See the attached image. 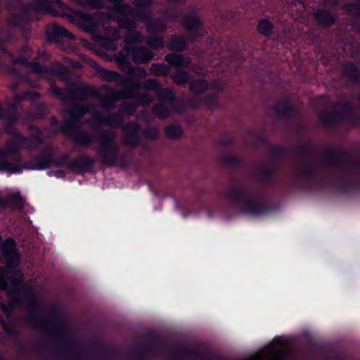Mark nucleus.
<instances>
[{
	"instance_id": "nucleus-1",
	"label": "nucleus",
	"mask_w": 360,
	"mask_h": 360,
	"mask_svg": "<svg viewBox=\"0 0 360 360\" xmlns=\"http://www.w3.org/2000/svg\"><path fill=\"white\" fill-rule=\"evenodd\" d=\"M146 71L140 67L129 70L127 76L123 79L125 86L120 92L108 91L109 103L102 101L100 105L86 107L77 106L70 111L65 112L68 120L65 124L69 127L77 126L78 124L89 123L92 129L109 126L117 127L122 121V117L117 114H108L106 110L112 108V103L116 100L131 98L136 96L137 91L141 86L139 79L145 77Z\"/></svg>"
},
{
	"instance_id": "nucleus-2",
	"label": "nucleus",
	"mask_w": 360,
	"mask_h": 360,
	"mask_svg": "<svg viewBox=\"0 0 360 360\" xmlns=\"http://www.w3.org/2000/svg\"><path fill=\"white\" fill-rule=\"evenodd\" d=\"M115 11V18L117 19L119 25L124 29L131 30L134 27V21L132 20L134 16L133 11L125 5H116ZM141 36L134 31H130L125 37V42L127 44L141 41Z\"/></svg>"
},
{
	"instance_id": "nucleus-3",
	"label": "nucleus",
	"mask_w": 360,
	"mask_h": 360,
	"mask_svg": "<svg viewBox=\"0 0 360 360\" xmlns=\"http://www.w3.org/2000/svg\"><path fill=\"white\" fill-rule=\"evenodd\" d=\"M2 255L6 260L7 269L1 270L0 273V288L6 289L8 284L5 280L7 277V271L13 266L19 263V254L16 250V244L12 239H7L1 246Z\"/></svg>"
},
{
	"instance_id": "nucleus-4",
	"label": "nucleus",
	"mask_w": 360,
	"mask_h": 360,
	"mask_svg": "<svg viewBox=\"0 0 360 360\" xmlns=\"http://www.w3.org/2000/svg\"><path fill=\"white\" fill-rule=\"evenodd\" d=\"M224 197L231 202L235 204L243 213L252 214L257 210L258 205L247 198L243 191L238 188L229 189Z\"/></svg>"
},
{
	"instance_id": "nucleus-5",
	"label": "nucleus",
	"mask_w": 360,
	"mask_h": 360,
	"mask_svg": "<svg viewBox=\"0 0 360 360\" xmlns=\"http://www.w3.org/2000/svg\"><path fill=\"white\" fill-rule=\"evenodd\" d=\"M153 57L152 53L148 49L139 47L133 50L129 48H125L117 56V61L119 63H123L129 58L135 63H144L151 60Z\"/></svg>"
},
{
	"instance_id": "nucleus-6",
	"label": "nucleus",
	"mask_w": 360,
	"mask_h": 360,
	"mask_svg": "<svg viewBox=\"0 0 360 360\" xmlns=\"http://www.w3.org/2000/svg\"><path fill=\"white\" fill-rule=\"evenodd\" d=\"M143 88L148 91H153L157 96L161 100H168L172 101L174 99V94L172 90L160 89L156 79H148L143 83Z\"/></svg>"
},
{
	"instance_id": "nucleus-7",
	"label": "nucleus",
	"mask_w": 360,
	"mask_h": 360,
	"mask_svg": "<svg viewBox=\"0 0 360 360\" xmlns=\"http://www.w3.org/2000/svg\"><path fill=\"white\" fill-rule=\"evenodd\" d=\"M139 127L136 124H129L124 127V141L128 145H135L137 143V134Z\"/></svg>"
},
{
	"instance_id": "nucleus-8",
	"label": "nucleus",
	"mask_w": 360,
	"mask_h": 360,
	"mask_svg": "<svg viewBox=\"0 0 360 360\" xmlns=\"http://www.w3.org/2000/svg\"><path fill=\"white\" fill-rule=\"evenodd\" d=\"M166 60L172 65L176 67L186 68L189 64V61L187 59H184L180 55L175 53L167 55Z\"/></svg>"
},
{
	"instance_id": "nucleus-9",
	"label": "nucleus",
	"mask_w": 360,
	"mask_h": 360,
	"mask_svg": "<svg viewBox=\"0 0 360 360\" xmlns=\"http://www.w3.org/2000/svg\"><path fill=\"white\" fill-rule=\"evenodd\" d=\"M314 17L318 22L323 26L330 25L334 21L333 16L330 13L322 11L315 12Z\"/></svg>"
},
{
	"instance_id": "nucleus-10",
	"label": "nucleus",
	"mask_w": 360,
	"mask_h": 360,
	"mask_svg": "<svg viewBox=\"0 0 360 360\" xmlns=\"http://www.w3.org/2000/svg\"><path fill=\"white\" fill-rule=\"evenodd\" d=\"M207 87V82L202 79L192 81L190 84V90L195 94L203 92Z\"/></svg>"
},
{
	"instance_id": "nucleus-11",
	"label": "nucleus",
	"mask_w": 360,
	"mask_h": 360,
	"mask_svg": "<svg viewBox=\"0 0 360 360\" xmlns=\"http://www.w3.org/2000/svg\"><path fill=\"white\" fill-rule=\"evenodd\" d=\"M257 30L263 35H270L273 30L272 23L267 19L262 20L258 22Z\"/></svg>"
},
{
	"instance_id": "nucleus-12",
	"label": "nucleus",
	"mask_w": 360,
	"mask_h": 360,
	"mask_svg": "<svg viewBox=\"0 0 360 360\" xmlns=\"http://www.w3.org/2000/svg\"><path fill=\"white\" fill-rule=\"evenodd\" d=\"M73 141L77 146H86L92 141V138L86 133H77L73 135Z\"/></svg>"
},
{
	"instance_id": "nucleus-13",
	"label": "nucleus",
	"mask_w": 360,
	"mask_h": 360,
	"mask_svg": "<svg viewBox=\"0 0 360 360\" xmlns=\"http://www.w3.org/2000/svg\"><path fill=\"white\" fill-rule=\"evenodd\" d=\"M14 202L17 206H22V199L19 193H15L9 196L8 199H0V207L4 208L7 206L8 203Z\"/></svg>"
},
{
	"instance_id": "nucleus-14",
	"label": "nucleus",
	"mask_w": 360,
	"mask_h": 360,
	"mask_svg": "<svg viewBox=\"0 0 360 360\" xmlns=\"http://www.w3.org/2000/svg\"><path fill=\"white\" fill-rule=\"evenodd\" d=\"M52 28L56 34L58 36L65 37L70 39H75V37L72 34H71L68 30H67L65 27L53 23L52 25Z\"/></svg>"
},
{
	"instance_id": "nucleus-15",
	"label": "nucleus",
	"mask_w": 360,
	"mask_h": 360,
	"mask_svg": "<svg viewBox=\"0 0 360 360\" xmlns=\"http://www.w3.org/2000/svg\"><path fill=\"white\" fill-rule=\"evenodd\" d=\"M344 74L351 80H356L360 75V72L353 65L348 64L344 68Z\"/></svg>"
},
{
	"instance_id": "nucleus-16",
	"label": "nucleus",
	"mask_w": 360,
	"mask_h": 360,
	"mask_svg": "<svg viewBox=\"0 0 360 360\" xmlns=\"http://www.w3.org/2000/svg\"><path fill=\"white\" fill-rule=\"evenodd\" d=\"M150 71L155 75H165L169 72V68L164 64H153L150 68Z\"/></svg>"
},
{
	"instance_id": "nucleus-17",
	"label": "nucleus",
	"mask_w": 360,
	"mask_h": 360,
	"mask_svg": "<svg viewBox=\"0 0 360 360\" xmlns=\"http://www.w3.org/2000/svg\"><path fill=\"white\" fill-rule=\"evenodd\" d=\"M186 47V43L183 39L177 38L172 40L169 44V48L172 51H181Z\"/></svg>"
},
{
	"instance_id": "nucleus-18",
	"label": "nucleus",
	"mask_w": 360,
	"mask_h": 360,
	"mask_svg": "<svg viewBox=\"0 0 360 360\" xmlns=\"http://www.w3.org/2000/svg\"><path fill=\"white\" fill-rule=\"evenodd\" d=\"M181 128L179 126H169L166 128V134L168 137L174 139L181 135Z\"/></svg>"
},
{
	"instance_id": "nucleus-19",
	"label": "nucleus",
	"mask_w": 360,
	"mask_h": 360,
	"mask_svg": "<svg viewBox=\"0 0 360 360\" xmlns=\"http://www.w3.org/2000/svg\"><path fill=\"white\" fill-rule=\"evenodd\" d=\"M172 77L176 84H182L188 80V76L184 71L178 70L175 73L172 74Z\"/></svg>"
},
{
	"instance_id": "nucleus-20",
	"label": "nucleus",
	"mask_w": 360,
	"mask_h": 360,
	"mask_svg": "<svg viewBox=\"0 0 360 360\" xmlns=\"http://www.w3.org/2000/svg\"><path fill=\"white\" fill-rule=\"evenodd\" d=\"M200 22L199 19L195 16L187 18L184 21V25L186 29L193 30L199 27Z\"/></svg>"
},
{
	"instance_id": "nucleus-21",
	"label": "nucleus",
	"mask_w": 360,
	"mask_h": 360,
	"mask_svg": "<svg viewBox=\"0 0 360 360\" xmlns=\"http://www.w3.org/2000/svg\"><path fill=\"white\" fill-rule=\"evenodd\" d=\"M154 113L160 119H165L168 117L169 111L162 105L155 106L153 109Z\"/></svg>"
},
{
	"instance_id": "nucleus-22",
	"label": "nucleus",
	"mask_w": 360,
	"mask_h": 360,
	"mask_svg": "<svg viewBox=\"0 0 360 360\" xmlns=\"http://www.w3.org/2000/svg\"><path fill=\"white\" fill-rule=\"evenodd\" d=\"M103 77L106 81L119 80L120 75L113 71L104 70L103 72Z\"/></svg>"
},
{
	"instance_id": "nucleus-23",
	"label": "nucleus",
	"mask_w": 360,
	"mask_h": 360,
	"mask_svg": "<svg viewBox=\"0 0 360 360\" xmlns=\"http://www.w3.org/2000/svg\"><path fill=\"white\" fill-rule=\"evenodd\" d=\"M147 44L152 49H156L162 47V41L159 38L148 39Z\"/></svg>"
},
{
	"instance_id": "nucleus-24",
	"label": "nucleus",
	"mask_w": 360,
	"mask_h": 360,
	"mask_svg": "<svg viewBox=\"0 0 360 360\" xmlns=\"http://www.w3.org/2000/svg\"><path fill=\"white\" fill-rule=\"evenodd\" d=\"M114 139V134L112 133H109L105 135V136L102 137L98 140L99 144L102 146H108L110 144L111 141Z\"/></svg>"
},
{
	"instance_id": "nucleus-25",
	"label": "nucleus",
	"mask_w": 360,
	"mask_h": 360,
	"mask_svg": "<svg viewBox=\"0 0 360 360\" xmlns=\"http://www.w3.org/2000/svg\"><path fill=\"white\" fill-rule=\"evenodd\" d=\"M50 91L53 95L62 100L64 99L63 94H66L67 92V91H62L60 89L53 84L51 86Z\"/></svg>"
},
{
	"instance_id": "nucleus-26",
	"label": "nucleus",
	"mask_w": 360,
	"mask_h": 360,
	"mask_svg": "<svg viewBox=\"0 0 360 360\" xmlns=\"http://www.w3.org/2000/svg\"><path fill=\"white\" fill-rule=\"evenodd\" d=\"M152 102V98L148 94H143L139 96L138 104L140 105H148Z\"/></svg>"
},
{
	"instance_id": "nucleus-27",
	"label": "nucleus",
	"mask_w": 360,
	"mask_h": 360,
	"mask_svg": "<svg viewBox=\"0 0 360 360\" xmlns=\"http://www.w3.org/2000/svg\"><path fill=\"white\" fill-rule=\"evenodd\" d=\"M205 104L210 109L213 110L217 105V99L215 96H210L205 100Z\"/></svg>"
},
{
	"instance_id": "nucleus-28",
	"label": "nucleus",
	"mask_w": 360,
	"mask_h": 360,
	"mask_svg": "<svg viewBox=\"0 0 360 360\" xmlns=\"http://www.w3.org/2000/svg\"><path fill=\"white\" fill-rule=\"evenodd\" d=\"M108 38L110 41H115L120 39V36L115 28H109L107 32Z\"/></svg>"
},
{
	"instance_id": "nucleus-29",
	"label": "nucleus",
	"mask_w": 360,
	"mask_h": 360,
	"mask_svg": "<svg viewBox=\"0 0 360 360\" xmlns=\"http://www.w3.org/2000/svg\"><path fill=\"white\" fill-rule=\"evenodd\" d=\"M163 29L162 24L158 22L153 21L148 26L147 30L149 32H153L155 30H161Z\"/></svg>"
},
{
	"instance_id": "nucleus-30",
	"label": "nucleus",
	"mask_w": 360,
	"mask_h": 360,
	"mask_svg": "<svg viewBox=\"0 0 360 360\" xmlns=\"http://www.w3.org/2000/svg\"><path fill=\"white\" fill-rule=\"evenodd\" d=\"M11 274H13L15 276L16 279L9 278V280L13 285H16L18 282H20L22 280V273L18 270L13 269H11Z\"/></svg>"
},
{
	"instance_id": "nucleus-31",
	"label": "nucleus",
	"mask_w": 360,
	"mask_h": 360,
	"mask_svg": "<svg viewBox=\"0 0 360 360\" xmlns=\"http://www.w3.org/2000/svg\"><path fill=\"white\" fill-rule=\"evenodd\" d=\"M277 356L274 352L269 353L266 356L263 355H258L255 356L253 360H276Z\"/></svg>"
},
{
	"instance_id": "nucleus-32",
	"label": "nucleus",
	"mask_w": 360,
	"mask_h": 360,
	"mask_svg": "<svg viewBox=\"0 0 360 360\" xmlns=\"http://www.w3.org/2000/svg\"><path fill=\"white\" fill-rule=\"evenodd\" d=\"M6 61H15V58H13L11 54L6 53L4 51H2L1 55L0 56V63Z\"/></svg>"
},
{
	"instance_id": "nucleus-33",
	"label": "nucleus",
	"mask_w": 360,
	"mask_h": 360,
	"mask_svg": "<svg viewBox=\"0 0 360 360\" xmlns=\"http://www.w3.org/2000/svg\"><path fill=\"white\" fill-rule=\"evenodd\" d=\"M6 170L11 173H16L20 172V169L18 167L11 168L6 162H4L1 166H0V171Z\"/></svg>"
},
{
	"instance_id": "nucleus-34",
	"label": "nucleus",
	"mask_w": 360,
	"mask_h": 360,
	"mask_svg": "<svg viewBox=\"0 0 360 360\" xmlns=\"http://www.w3.org/2000/svg\"><path fill=\"white\" fill-rule=\"evenodd\" d=\"M37 8L41 11H47V1L46 0H37Z\"/></svg>"
},
{
	"instance_id": "nucleus-35",
	"label": "nucleus",
	"mask_w": 360,
	"mask_h": 360,
	"mask_svg": "<svg viewBox=\"0 0 360 360\" xmlns=\"http://www.w3.org/2000/svg\"><path fill=\"white\" fill-rule=\"evenodd\" d=\"M145 134L147 136L150 138H156L158 136V131L155 128L147 129L145 131Z\"/></svg>"
},
{
	"instance_id": "nucleus-36",
	"label": "nucleus",
	"mask_w": 360,
	"mask_h": 360,
	"mask_svg": "<svg viewBox=\"0 0 360 360\" xmlns=\"http://www.w3.org/2000/svg\"><path fill=\"white\" fill-rule=\"evenodd\" d=\"M150 0H135L134 4L137 8H141V7L150 4Z\"/></svg>"
},
{
	"instance_id": "nucleus-37",
	"label": "nucleus",
	"mask_w": 360,
	"mask_h": 360,
	"mask_svg": "<svg viewBox=\"0 0 360 360\" xmlns=\"http://www.w3.org/2000/svg\"><path fill=\"white\" fill-rule=\"evenodd\" d=\"M31 70L35 72H41L43 68L38 63H32L30 65Z\"/></svg>"
},
{
	"instance_id": "nucleus-38",
	"label": "nucleus",
	"mask_w": 360,
	"mask_h": 360,
	"mask_svg": "<svg viewBox=\"0 0 360 360\" xmlns=\"http://www.w3.org/2000/svg\"><path fill=\"white\" fill-rule=\"evenodd\" d=\"M18 148V146H15V147L13 148L8 147L6 150H4V151L0 150V158L4 157L6 153H11V152L15 150V149H17Z\"/></svg>"
},
{
	"instance_id": "nucleus-39",
	"label": "nucleus",
	"mask_w": 360,
	"mask_h": 360,
	"mask_svg": "<svg viewBox=\"0 0 360 360\" xmlns=\"http://www.w3.org/2000/svg\"><path fill=\"white\" fill-rule=\"evenodd\" d=\"M134 111H135V107L134 105H132L131 107L130 110H128L127 108H124L122 110L123 113L126 114L127 115H132L134 112Z\"/></svg>"
},
{
	"instance_id": "nucleus-40",
	"label": "nucleus",
	"mask_w": 360,
	"mask_h": 360,
	"mask_svg": "<svg viewBox=\"0 0 360 360\" xmlns=\"http://www.w3.org/2000/svg\"><path fill=\"white\" fill-rule=\"evenodd\" d=\"M11 39L10 37L8 36V34H5L4 33H0V41H2V42H6V41H8Z\"/></svg>"
},
{
	"instance_id": "nucleus-41",
	"label": "nucleus",
	"mask_w": 360,
	"mask_h": 360,
	"mask_svg": "<svg viewBox=\"0 0 360 360\" xmlns=\"http://www.w3.org/2000/svg\"><path fill=\"white\" fill-rule=\"evenodd\" d=\"M88 3L90 4L96 6V7H100L101 6V0H87Z\"/></svg>"
},
{
	"instance_id": "nucleus-42",
	"label": "nucleus",
	"mask_w": 360,
	"mask_h": 360,
	"mask_svg": "<svg viewBox=\"0 0 360 360\" xmlns=\"http://www.w3.org/2000/svg\"><path fill=\"white\" fill-rule=\"evenodd\" d=\"M83 18H84V20L86 21V22H89L91 20V16L90 15H88V14H84L83 15Z\"/></svg>"
},
{
	"instance_id": "nucleus-43",
	"label": "nucleus",
	"mask_w": 360,
	"mask_h": 360,
	"mask_svg": "<svg viewBox=\"0 0 360 360\" xmlns=\"http://www.w3.org/2000/svg\"><path fill=\"white\" fill-rule=\"evenodd\" d=\"M47 166H48V163H44V164L39 165L37 167V169H42L46 168Z\"/></svg>"
},
{
	"instance_id": "nucleus-44",
	"label": "nucleus",
	"mask_w": 360,
	"mask_h": 360,
	"mask_svg": "<svg viewBox=\"0 0 360 360\" xmlns=\"http://www.w3.org/2000/svg\"><path fill=\"white\" fill-rule=\"evenodd\" d=\"M278 111L279 112H283V113L285 112V110H283L280 109L279 108H278Z\"/></svg>"
},
{
	"instance_id": "nucleus-45",
	"label": "nucleus",
	"mask_w": 360,
	"mask_h": 360,
	"mask_svg": "<svg viewBox=\"0 0 360 360\" xmlns=\"http://www.w3.org/2000/svg\"><path fill=\"white\" fill-rule=\"evenodd\" d=\"M18 140H19V143L21 142V141L22 140V137L21 136H18Z\"/></svg>"
},
{
	"instance_id": "nucleus-46",
	"label": "nucleus",
	"mask_w": 360,
	"mask_h": 360,
	"mask_svg": "<svg viewBox=\"0 0 360 360\" xmlns=\"http://www.w3.org/2000/svg\"><path fill=\"white\" fill-rule=\"evenodd\" d=\"M102 153H103V150H100V151L98 152V153H99V155H101Z\"/></svg>"
},
{
	"instance_id": "nucleus-47",
	"label": "nucleus",
	"mask_w": 360,
	"mask_h": 360,
	"mask_svg": "<svg viewBox=\"0 0 360 360\" xmlns=\"http://www.w3.org/2000/svg\"><path fill=\"white\" fill-rule=\"evenodd\" d=\"M300 6H302V8H304V6L302 5V3H300Z\"/></svg>"
}]
</instances>
